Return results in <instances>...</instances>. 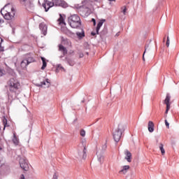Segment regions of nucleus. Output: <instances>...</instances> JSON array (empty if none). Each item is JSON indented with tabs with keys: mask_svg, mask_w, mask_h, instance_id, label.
<instances>
[{
	"mask_svg": "<svg viewBox=\"0 0 179 179\" xmlns=\"http://www.w3.org/2000/svg\"><path fill=\"white\" fill-rule=\"evenodd\" d=\"M1 13L6 20H12L16 15V8L12 3H8L1 10Z\"/></svg>",
	"mask_w": 179,
	"mask_h": 179,
	"instance_id": "nucleus-1",
	"label": "nucleus"
},
{
	"mask_svg": "<svg viewBox=\"0 0 179 179\" xmlns=\"http://www.w3.org/2000/svg\"><path fill=\"white\" fill-rule=\"evenodd\" d=\"M54 5H55V6H63V8H66L68 6V4L65 3L62 0H52V2L48 0H44L43 8H44L45 12H48L50 8H52Z\"/></svg>",
	"mask_w": 179,
	"mask_h": 179,
	"instance_id": "nucleus-2",
	"label": "nucleus"
},
{
	"mask_svg": "<svg viewBox=\"0 0 179 179\" xmlns=\"http://www.w3.org/2000/svg\"><path fill=\"white\" fill-rule=\"evenodd\" d=\"M36 62L34 59V55L33 53H28L24 55L23 60L21 62V67L22 69H26L28 65L30 64Z\"/></svg>",
	"mask_w": 179,
	"mask_h": 179,
	"instance_id": "nucleus-3",
	"label": "nucleus"
},
{
	"mask_svg": "<svg viewBox=\"0 0 179 179\" xmlns=\"http://www.w3.org/2000/svg\"><path fill=\"white\" fill-rule=\"evenodd\" d=\"M68 22L71 27L73 29H78V27L82 24V22H80V17H78V15H73L69 17Z\"/></svg>",
	"mask_w": 179,
	"mask_h": 179,
	"instance_id": "nucleus-4",
	"label": "nucleus"
},
{
	"mask_svg": "<svg viewBox=\"0 0 179 179\" xmlns=\"http://www.w3.org/2000/svg\"><path fill=\"white\" fill-rule=\"evenodd\" d=\"M8 86L10 89V92H13L15 93V92L17 91V89L20 87V84L19 83V81L15 78H11L8 81Z\"/></svg>",
	"mask_w": 179,
	"mask_h": 179,
	"instance_id": "nucleus-5",
	"label": "nucleus"
},
{
	"mask_svg": "<svg viewBox=\"0 0 179 179\" xmlns=\"http://www.w3.org/2000/svg\"><path fill=\"white\" fill-rule=\"evenodd\" d=\"M121 135H122V131H121V129H120V126H118V127L113 131V139L115 142H120Z\"/></svg>",
	"mask_w": 179,
	"mask_h": 179,
	"instance_id": "nucleus-6",
	"label": "nucleus"
},
{
	"mask_svg": "<svg viewBox=\"0 0 179 179\" xmlns=\"http://www.w3.org/2000/svg\"><path fill=\"white\" fill-rule=\"evenodd\" d=\"M20 166L22 170H24V171H27L29 170V162L26 158H20Z\"/></svg>",
	"mask_w": 179,
	"mask_h": 179,
	"instance_id": "nucleus-7",
	"label": "nucleus"
},
{
	"mask_svg": "<svg viewBox=\"0 0 179 179\" xmlns=\"http://www.w3.org/2000/svg\"><path fill=\"white\" fill-rule=\"evenodd\" d=\"M171 99V96L170 94H167L165 100L164 101V104L166 106V110L165 111V114H169V110H170V106H171V103L170 100Z\"/></svg>",
	"mask_w": 179,
	"mask_h": 179,
	"instance_id": "nucleus-8",
	"label": "nucleus"
},
{
	"mask_svg": "<svg viewBox=\"0 0 179 179\" xmlns=\"http://www.w3.org/2000/svg\"><path fill=\"white\" fill-rule=\"evenodd\" d=\"M22 5H24L27 8H33V3L30 2V0H20Z\"/></svg>",
	"mask_w": 179,
	"mask_h": 179,
	"instance_id": "nucleus-9",
	"label": "nucleus"
},
{
	"mask_svg": "<svg viewBox=\"0 0 179 179\" xmlns=\"http://www.w3.org/2000/svg\"><path fill=\"white\" fill-rule=\"evenodd\" d=\"M38 86H43L44 87H50L51 86V83L48 78L45 79V80L42 81Z\"/></svg>",
	"mask_w": 179,
	"mask_h": 179,
	"instance_id": "nucleus-10",
	"label": "nucleus"
},
{
	"mask_svg": "<svg viewBox=\"0 0 179 179\" xmlns=\"http://www.w3.org/2000/svg\"><path fill=\"white\" fill-rule=\"evenodd\" d=\"M40 30H41L43 34L45 36L47 34V25L44 23H41L39 25Z\"/></svg>",
	"mask_w": 179,
	"mask_h": 179,
	"instance_id": "nucleus-11",
	"label": "nucleus"
},
{
	"mask_svg": "<svg viewBox=\"0 0 179 179\" xmlns=\"http://www.w3.org/2000/svg\"><path fill=\"white\" fill-rule=\"evenodd\" d=\"M78 159H86V148H84V150L83 151H79L78 156Z\"/></svg>",
	"mask_w": 179,
	"mask_h": 179,
	"instance_id": "nucleus-12",
	"label": "nucleus"
},
{
	"mask_svg": "<svg viewBox=\"0 0 179 179\" xmlns=\"http://www.w3.org/2000/svg\"><path fill=\"white\" fill-rule=\"evenodd\" d=\"M124 155H126L125 159L129 162L131 163V159L132 157V154L131 152L128 151V150H126L124 151Z\"/></svg>",
	"mask_w": 179,
	"mask_h": 179,
	"instance_id": "nucleus-13",
	"label": "nucleus"
},
{
	"mask_svg": "<svg viewBox=\"0 0 179 179\" xmlns=\"http://www.w3.org/2000/svg\"><path fill=\"white\" fill-rule=\"evenodd\" d=\"M59 51L62 52L63 57L68 54V50L62 45H59Z\"/></svg>",
	"mask_w": 179,
	"mask_h": 179,
	"instance_id": "nucleus-14",
	"label": "nucleus"
},
{
	"mask_svg": "<svg viewBox=\"0 0 179 179\" xmlns=\"http://www.w3.org/2000/svg\"><path fill=\"white\" fill-rule=\"evenodd\" d=\"M128 170H129V166L125 165L122 166V169L119 171L120 174H125L128 173Z\"/></svg>",
	"mask_w": 179,
	"mask_h": 179,
	"instance_id": "nucleus-15",
	"label": "nucleus"
},
{
	"mask_svg": "<svg viewBox=\"0 0 179 179\" xmlns=\"http://www.w3.org/2000/svg\"><path fill=\"white\" fill-rule=\"evenodd\" d=\"M76 34L79 40H82V38L85 37V31L83 29H81L80 31H77Z\"/></svg>",
	"mask_w": 179,
	"mask_h": 179,
	"instance_id": "nucleus-16",
	"label": "nucleus"
},
{
	"mask_svg": "<svg viewBox=\"0 0 179 179\" xmlns=\"http://www.w3.org/2000/svg\"><path fill=\"white\" fill-rule=\"evenodd\" d=\"M148 131L151 133L155 131V124L152 121L148 122Z\"/></svg>",
	"mask_w": 179,
	"mask_h": 179,
	"instance_id": "nucleus-17",
	"label": "nucleus"
},
{
	"mask_svg": "<svg viewBox=\"0 0 179 179\" xmlns=\"http://www.w3.org/2000/svg\"><path fill=\"white\" fill-rule=\"evenodd\" d=\"M105 22H106V20H102L99 22L96 29V34H99V30H100V28L101 27V26H103V23H104Z\"/></svg>",
	"mask_w": 179,
	"mask_h": 179,
	"instance_id": "nucleus-18",
	"label": "nucleus"
},
{
	"mask_svg": "<svg viewBox=\"0 0 179 179\" xmlns=\"http://www.w3.org/2000/svg\"><path fill=\"white\" fill-rule=\"evenodd\" d=\"M96 155H97V157H98V160H99V163H103V160L104 159V157H103V155L101 154H100L99 152H97Z\"/></svg>",
	"mask_w": 179,
	"mask_h": 179,
	"instance_id": "nucleus-19",
	"label": "nucleus"
},
{
	"mask_svg": "<svg viewBox=\"0 0 179 179\" xmlns=\"http://www.w3.org/2000/svg\"><path fill=\"white\" fill-rule=\"evenodd\" d=\"M159 150H161L162 155L164 156L166 153V150H164V145L163 143H159Z\"/></svg>",
	"mask_w": 179,
	"mask_h": 179,
	"instance_id": "nucleus-20",
	"label": "nucleus"
},
{
	"mask_svg": "<svg viewBox=\"0 0 179 179\" xmlns=\"http://www.w3.org/2000/svg\"><path fill=\"white\" fill-rule=\"evenodd\" d=\"M41 59L43 62V66L41 67V69L44 70L47 67V62H45V58H44L43 57H41Z\"/></svg>",
	"mask_w": 179,
	"mask_h": 179,
	"instance_id": "nucleus-21",
	"label": "nucleus"
},
{
	"mask_svg": "<svg viewBox=\"0 0 179 179\" xmlns=\"http://www.w3.org/2000/svg\"><path fill=\"white\" fill-rule=\"evenodd\" d=\"M13 142L15 145H19V140L17 139V137H16V134H13Z\"/></svg>",
	"mask_w": 179,
	"mask_h": 179,
	"instance_id": "nucleus-22",
	"label": "nucleus"
},
{
	"mask_svg": "<svg viewBox=\"0 0 179 179\" xmlns=\"http://www.w3.org/2000/svg\"><path fill=\"white\" fill-rule=\"evenodd\" d=\"M2 43H3V39L0 37V52L5 51V48L2 45Z\"/></svg>",
	"mask_w": 179,
	"mask_h": 179,
	"instance_id": "nucleus-23",
	"label": "nucleus"
},
{
	"mask_svg": "<svg viewBox=\"0 0 179 179\" xmlns=\"http://www.w3.org/2000/svg\"><path fill=\"white\" fill-rule=\"evenodd\" d=\"M67 62L70 66L75 65V60H73V59H67Z\"/></svg>",
	"mask_w": 179,
	"mask_h": 179,
	"instance_id": "nucleus-24",
	"label": "nucleus"
},
{
	"mask_svg": "<svg viewBox=\"0 0 179 179\" xmlns=\"http://www.w3.org/2000/svg\"><path fill=\"white\" fill-rule=\"evenodd\" d=\"M57 71H62L63 72H66V70L64 68V66H62V65L61 64H58L57 66Z\"/></svg>",
	"mask_w": 179,
	"mask_h": 179,
	"instance_id": "nucleus-25",
	"label": "nucleus"
},
{
	"mask_svg": "<svg viewBox=\"0 0 179 179\" xmlns=\"http://www.w3.org/2000/svg\"><path fill=\"white\" fill-rule=\"evenodd\" d=\"M59 24H64V25L66 24L64 21V17L61 15H60V17L59 18Z\"/></svg>",
	"mask_w": 179,
	"mask_h": 179,
	"instance_id": "nucleus-26",
	"label": "nucleus"
},
{
	"mask_svg": "<svg viewBox=\"0 0 179 179\" xmlns=\"http://www.w3.org/2000/svg\"><path fill=\"white\" fill-rule=\"evenodd\" d=\"M121 12L123 15H127V6H124L121 8Z\"/></svg>",
	"mask_w": 179,
	"mask_h": 179,
	"instance_id": "nucleus-27",
	"label": "nucleus"
},
{
	"mask_svg": "<svg viewBox=\"0 0 179 179\" xmlns=\"http://www.w3.org/2000/svg\"><path fill=\"white\" fill-rule=\"evenodd\" d=\"M148 50H150V49H149V45H147V46L145 47V52H144L143 55V61H145V52H146V51H148Z\"/></svg>",
	"mask_w": 179,
	"mask_h": 179,
	"instance_id": "nucleus-28",
	"label": "nucleus"
},
{
	"mask_svg": "<svg viewBox=\"0 0 179 179\" xmlns=\"http://www.w3.org/2000/svg\"><path fill=\"white\" fill-rule=\"evenodd\" d=\"M80 136H86V131L83 129L80 131Z\"/></svg>",
	"mask_w": 179,
	"mask_h": 179,
	"instance_id": "nucleus-29",
	"label": "nucleus"
},
{
	"mask_svg": "<svg viewBox=\"0 0 179 179\" xmlns=\"http://www.w3.org/2000/svg\"><path fill=\"white\" fill-rule=\"evenodd\" d=\"M166 46L169 47L170 46V38L167 36V40H166Z\"/></svg>",
	"mask_w": 179,
	"mask_h": 179,
	"instance_id": "nucleus-30",
	"label": "nucleus"
},
{
	"mask_svg": "<svg viewBox=\"0 0 179 179\" xmlns=\"http://www.w3.org/2000/svg\"><path fill=\"white\" fill-rule=\"evenodd\" d=\"M165 124H166V127H167V128H170V123L167 122V120H165Z\"/></svg>",
	"mask_w": 179,
	"mask_h": 179,
	"instance_id": "nucleus-31",
	"label": "nucleus"
},
{
	"mask_svg": "<svg viewBox=\"0 0 179 179\" xmlns=\"http://www.w3.org/2000/svg\"><path fill=\"white\" fill-rule=\"evenodd\" d=\"M52 179H58V175L57 174V173H54Z\"/></svg>",
	"mask_w": 179,
	"mask_h": 179,
	"instance_id": "nucleus-32",
	"label": "nucleus"
},
{
	"mask_svg": "<svg viewBox=\"0 0 179 179\" xmlns=\"http://www.w3.org/2000/svg\"><path fill=\"white\" fill-rule=\"evenodd\" d=\"M92 22H93L94 26H96V20L94 18L92 19Z\"/></svg>",
	"mask_w": 179,
	"mask_h": 179,
	"instance_id": "nucleus-33",
	"label": "nucleus"
},
{
	"mask_svg": "<svg viewBox=\"0 0 179 179\" xmlns=\"http://www.w3.org/2000/svg\"><path fill=\"white\" fill-rule=\"evenodd\" d=\"M3 72H2V69H0V76H3Z\"/></svg>",
	"mask_w": 179,
	"mask_h": 179,
	"instance_id": "nucleus-34",
	"label": "nucleus"
},
{
	"mask_svg": "<svg viewBox=\"0 0 179 179\" xmlns=\"http://www.w3.org/2000/svg\"><path fill=\"white\" fill-rule=\"evenodd\" d=\"M106 149H107V145H105L103 147V150H106Z\"/></svg>",
	"mask_w": 179,
	"mask_h": 179,
	"instance_id": "nucleus-35",
	"label": "nucleus"
},
{
	"mask_svg": "<svg viewBox=\"0 0 179 179\" xmlns=\"http://www.w3.org/2000/svg\"><path fill=\"white\" fill-rule=\"evenodd\" d=\"M79 57L80 58H83V53L80 54Z\"/></svg>",
	"mask_w": 179,
	"mask_h": 179,
	"instance_id": "nucleus-36",
	"label": "nucleus"
},
{
	"mask_svg": "<svg viewBox=\"0 0 179 179\" xmlns=\"http://www.w3.org/2000/svg\"><path fill=\"white\" fill-rule=\"evenodd\" d=\"M2 23H3V21L1 19H0V26L1 24H2Z\"/></svg>",
	"mask_w": 179,
	"mask_h": 179,
	"instance_id": "nucleus-37",
	"label": "nucleus"
},
{
	"mask_svg": "<svg viewBox=\"0 0 179 179\" xmlns=\"http://www.w3.org/2000/svg\"><path fill=\"white\" fill-rule=\"evenodd\" d=\"M20 179H24V175H21Z\"/></svg>",
	"mask_w": 179,
	"mask_h": 179,
	"instance_id": "nucleus-38",
	"label": "nucleus"
},
{
	"mask_svg": "<svg viewBox=\"0 0 179 179\" xmlns=\"http://www.w3.org/2000/svg\"><path fill=\"white\" fill-rule=\"evenodd\" d=\"M92 36H96V32H92Z\"/></svg>",
	"mask_w": 179,
	"mask_h": 179,
	"instance_id": "nucleus-39",
	"label": "nucleus"
},
{
	"mask_svg": "<svg viewBox=\"0 0 179 179\" xmlns=\"http://www.w3.org/2000/svg\"><path fill=\"white\" fill-rule=\"evenodd\" d=\"M156 142H157V143L159 142V139H158V138L156 139Z\"/></svg>",
	"mask_w": 179,
	"mask_h": 179,
	"instance_id": "nucleus-40",
	"label": "nucleus"
},
{
	"mask_svg": "<svg viewBox=\"0 0 179 179\" xmlns=\"http://www.w3.org/2000/svg\"><path fill=\"white\" fill-rule=\"evenodd\" d=\"M70 52H71V54H72L73 52V51L71 50Z\"/></svg>",
	"mask_w": 179,
	"mask_h": 179,
	"instance_id": "nucleus-41",
	"label": "nucleus"
},
{
	"mask_svg": "<svg viewBox=\"0 0 179 179\" xmlns=\"http://www.w3.org/2000/svg\"><path fill=\"white\" fill-rule=\"evenodd\" d=\"M108 1H115V0H108Z\"/></svg>",
	"mask_w": 179,
	"mask_h": 179,
	"instance_id": "nucleus-42",
	"label": "nucleus"
},
{
	"mask_svg": "<svg viewBox=\"0 0 179 179\" xmlns=\"http://www.w3.org/2000/svg\"><path fill=\"white\" fill-rule=\"evenodd\" d=\"M2 150V148L0 146V150Z\"/></svg>",
	"mask_w": 179,
	"mask_h": 179,
	"instance_id": "nucleus-43",
	"label": "nucleus"
},
{
	"mask_svg": "<svg viewBox=\"0 0 179 179\" xmlns=\"http://www.w3.org/2000/svg\"><path fill=\"white\" fill-rule=\"evenodd\" d=\"M6 125H4V128H3V129H5V127H6Z\"/></svg>",
	"mask_w": 179,
	"mask_h": 179,
	"instance_id": "nucleus-44",
	"label": "nucleus"
},
{
	"mask_svg": "<svg viewBox=\"0 0 179 179\" xmlns=\"http://www.w3.org/2000/svg\"><path fill=\"white\" fill-rule=\"evenodd\" d=\"M62 57H64V56H60V58H62Z\"/></svg>",
	"mask_w": 179,
	"mask_h": 179,
	"instance_id": "nucleus-45",
	"label": "nucleus"
},
{
	"mask_svg": "<svg viewBox=\"0 0 179 179\" xmlns=\"http://www.w3.org/2000/svg\"><path fill=\"white\" fill-rule=\"evenodd\" d=\"M5 121H6V120H3V122H5Z\"/></svg>",
	"mask_w": 179,
	"mask_h": 179,
	"instance_id": "nucleus-46",
	"label": "nucleus"
},
{
	"mask_svg": "<svg viewBox=\"0 0 179 179\" xmlns=\"http://www.w3.org/2000/svg\"><path fill=\"white\" fill-rule=\"evenodd\" d=\"M0 163H1V160H0Z\"/></svg>",
	"mask_w": 179,
	"mask_h": 179,
	"instance_id": "nucleus-47",
	"label": "nucleus"
}]
</instances>
